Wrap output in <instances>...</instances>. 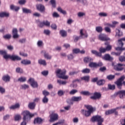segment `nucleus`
Wrapping results in <instances>:
<instances>
[{
  "mask_svg": "<svg viewBox=\"0 0 125 125\" xmlns=\"http://www.w3.org/2000/svg\"><path fill=\"white\" fill-rule=\"evenodd\" d=\"M51 4H52L53 7H55V0H50Z\"/></svg>",
  "mask_w": 125,
  "mask_h": 125,
  "instance_id": "774afa93",
  "label": "nucleus"
},
{
  "mask_svg": "<svg viewBox=\"0 0 125 125\" xmlns=\"http://www.w3.org/2000/svg\"><path fill=\"white\" fill-rule=\"evenodd\" d=\"M99 16L101 17H107L108 16V14L106 13L101 12L99 14Z\"/></svg>",
  "mask_w": 125,
  "mask_h": 125,
  "instance_id": "58836bf2",
  "label": "nucleus"
},
{
  "mask_svg": "<svg viewBox=\"0 0 125 125\" xmlns=\"http://www.w3.org/2000/svg\"><path fill=\"white\" fill-rule=\"evenodd\" d=\"M38 63L41 65H43V66L46 65V62L44 60H39L38 61Z\"/></svg>",
  "mask_w": 125,
  "mask_h": 125,
  "instance_id": "7c9ffc66",
  "label": "nucleus"
},
{
  "mask_svg": "<svg viewBox=\"0 0 125 125\" xmlns=\"http://www.w3.org/2000/svg\"><path fill=\"white\" fill-rule=\"evenodd\" d=\"M85 51L84 50H82V51L80 50V49L76 48L73 50V53H75L76 54L78 53H81V54H83Z\"/></svg>",
  "mask_w": 125,
  "mask_h": 125,
  "instance_id": "f3484780",
  "label": "nucleus"
},
{
  "mask_svg": "<svg viewBox=\"0 0 125 125\" xmlns=\"http://www.w3.org/2000/svg\"><path fill=\"white\" fill-rule=\"evenodd\" d=\"M44 34L48 36V35L50 34V31L49 30H44Z\"/></svg>",
  "mask_w": 125,
  "mask_h": 125,
  "instance_id": "0e129e2a",
  "label": "nucleus"
},
{
  "mask_svg": "<svg viewBox=\"0 0 125 125\" xmlns=\"http://www.w3.org/2000/svg\"><path fill=\"white\" fill-rule=\"evenodd\" d=\"M99 39L100 40V41H109V40H110V39L107 37V35L102 34L99 35Z\"/></svg>",
  "mask_w": 125,
  "mask_h": 125,
  "instance_id": "ddd939ff",
  "label": "nucleus"
},
{
  "mask_svg": "<svg viewBox=\"0 0 125 125\" xmlns=\"http://www.w3.org/2000/svg\"><path fill=\"white\" fill-rule=\"evenodd\" d=\"M91 52L93 54H95L97 56H99V57H101L102 54L101 53L97 52L96 50H93L91 51Z\"/></svg>",
  "mask_w": 125,
  "mask_h": 125,
  "instance_id": "bb28decb",
  "label": "nucleus"
},
{
  "mask_svg": "<svg viewBox=\"0 0 125 125\" xmlns=\"http://www.w3.org/2000/svg\"><path fill=\"white\" fill-rule=\"evenodd\" d=\"M125 76H123L119 78L116 82L115 83L117 85L118 88H122V85H123V82L125 80Z\"/></svg>",
  "mask_w": 125,
  "mask_h": 125,
  "instance_id": "423d86ee",
  "label": "nucleus"
},
{
  "mask_svg": "<svg viewBox=\"0 0 125 125\" xmlns=\"http://www.w3.org/2000/svg\"><path fill=\"white\" fill-rule=\"evenodd\" d=\"M119 59L120 62H124V61H125V56H121L119 57Z\"/></svg>",
  "mask_w": 125,
  "mask_h": 125,
  "instance_id": "052dcab7",
  "label": "nucleus"
},
{
  "mask_svg": "<svg viewBox=\"0 0 125 125\" xmlns=\"http://www.w3.org/2000/svg\"><path fill=\"white\" fill-rule=\"evenodd\" d=\"M26 0H20L19 1V3H20V4H21V5L25 4V3H26Z\"/></svg>",
  "mask_w": 125,
  "mask_h": 125,
  "instance_id": "bf43d9fd",
  "label": "nucleus"
},
{
  "mask_svg": "<svg viewBox=\"0 0 125 125\" xmlns=\"http://www.w3.org/2000/svg\"><path fill=\"white\" fill-rule=\"evenodd\" d=\"M9 16V14L6 12H1L0 13V17L2 18L3 17H8Z\"/></svg>",
  "mask_w": 125,
  "mask_h": 125,
  "instance_id": "393cba45",
  "label": "nucleus"
},
{
  "mask_svg": "<svg viewBox=\"0 0 125 125\" xmlns=\"http://www.w3.org/2000/svg\"><path fill=\"white\" fill-rule=\"evenodd\" d=\"M50 122L52 123L57 121L58 120V114L55 113L54 112L52 111V113L50 115Z\"/></svg>",
  "mask_w": 125,
  "mask_h": 125,
  "instance_id": "0eeeda50",
  "label": "nucleus"
},
{
  "mask_svg": "<svg viewBox=\"0 0 125 125\" xmlns=\"http://www.w3.org/2000/svg\"><path fill=\"white\" fill-rule=\"evenodd\" d=\"M81 80L85 81V82H88L89 81V76H86L81 78Z\"/></svg>",
  "mask_w": 125,
  "mask_h": 125,
  "instance_id": "ea45409f",
  "label": "nucleus"
},
{
  "mask_svg": "<svg viewBox=\"0 0 125 125\" xmlns=\"http://www.w3.org/2000/svg\"><path fill=\"white\" fill-rule=\"evenodd\" d=\"M21 88L22 89H27V88H29V85H27L26 84L21 85Z\"/></svg>",
  "mask_w": 125,
  "mask_h": 125,
  "instance_id": "13d9d810",
  "label": "nucleus"
},
{
  "mask_svg": "<svg viewBox=\"0 0 125 125\" xmlns=\"http://www.w3.org/2000/svg\"><path fill=\"white\" fill-rule=\"evenodd\" d=\"M78 92V90L77 89H73L69 92V94L71 95H74V94H76Z\"/></svg>",
  "mask_w": 125,
  "mask_h": 125,
  "instance_id": "c03bdc74",
  "label": "nucleus"
},
{
  "mask_svg": "<svg viewBox=\"0 0 125 125\" xmlns=\"http://www.w3.org/2000/svg\"><path fill=\"white\" fill-rule=\"evenodd\" d=\"M104 30L106 33H111V29L109 27H105Z\"/></svg>",
  "mask_w": 125,
  "mask_h": 125,
  "instance_id": "680f3d73",
  "label": "nucleus"
},
{
  "mask_svg": "<svg viewBox=\"0 0 125 125\" xmlns=\"http://www.w3.org/2000/svg\"><path fill=\"white\" fill-rule=\"evenodd\" d=\"M108 88L109 89L112 90L115 89V88L116 87L114 85H111V84H108Z\"/></svg>",
  "mask_w": 125,
  "mask_h": 125,
  "instance_id": "6e6d98bb",
  "label": "nucleus"
},
{
  "mask_svg": "<svg viewBox=\"0 0 125 125\" xmlns=\"http://www.w3.org/2000/svg\"><path fill=\"white\" fill-rule=\"evenodd\" d=\"M43 103H47L48 102V98L46 96H44L42 99Z\"/></svg>",
  "mask_w": 125,
  "mask_h": 125,
  "instance_id": "603ef678",
  "label": "nucleus"
},
{
  "mask_svg": "<svg viewBox=\"0 0 125 125\" xmlns=\"http://www.w3.org/2000/svg\"><path fill=\"white\" fill-rule=\"evenodd\" d=\"M28 82L30 84V85H31V86L34 88L39 86L38 85V82H36L34 78H30L28 80Z\"/></svg>",
  "mask_w": 125,
  "mask_h": 125,
  "instance_id": "9d476101",
  "label": "nucleus"
},
{
  "mask_svg": "<svg viewBox=\"0 0 125 125\" xmlns=\"http://www.w3.org/2000/svg\"><path fill=\"white\" fill-rule=\"evenodd\" d=\"M116 36H117L118 37H122V36H123V32H121V31L118 29L116 30Z\"/></svg>",
  "mask_w": 125,
  "mask_h": 125,
  "instance_id": "2f4dec72",
  "label": "nucleus"
},
{
  "mask_svg": "<svg viewBox=\"0 0 125 125\" xmlns=\"http://www.w3.org/2000/svg\"><path fill=\"white\" fill-rule=\"evenodd\" d=\"M22 12H23V13H26V14L32 13V11L26 8H22Z\"/></svg>",
  "mask_w": 125,
  "mask_h": 125,
  "instance_id": "c85d7f7f",
  "label": "nucleus"
},
{
  "mask_svg": "<svg viewBox=\"0 0 125 125\" xmlns=\"http://www.w3.org/2000/svg\"><path fill=\"white\" fill-rule=\"evenodd\" d=\"M21 63L23 65H30V64H31V61L27 60H23L21 61Z\"/></svg>",
  "mask_w": 125,
  "mask_h": 125,
  "instance_id": "4be33fe9",
  "label": "nucleus"
},
{
  "mask_svg": "<svg viewBox=\"0 0 125 125\" xmlns=\"http://www.w3.org/2000/svg\"><path fill=\"white\" fill-rule=\"evenodd\" d=\"M3 38L6 40H8L11 38V35H10V34H6V35H4L3 37Z\"/></svg>",
  "mask_w": 125,
  "mask_h": 125,
  "instance_id": "864d4df0",
  "label": "nucleus"
},
{
  "mask_svg": "<svg viewBox=\"0 0 125 125\" xmlns=\"http://www.w3.org/2000/svg\"><path fill=\"white\" fill-rule=\"evenodd\" d=\"M120 109H122V106H118V107L113 109V110H115V115H118V112L116 111L117 110H120Z\"/></svg>",
  "mask_w": 125,
  "mask_h": 125,
  "instance_id": "5fc2aeb1",
  "label": "nucleus"
},
{
  "mask_svg": "<svg viewBox=\"0 0 125 125\" xmlns=\"http://www.w3.org/2000/svg\"><path fill=\"white\" fill-rule=\"evenodd\" d=\"M118 44L121 47H118L115 48L116 50L119 51H122L123 50H125V48H123L124 46V42H125V37L122 38L118 41Z\"/></svg>",
  "mask_w": 125,
  "mask_h": 125,
  "instance_id": "20e7f679",
  "label": "nucleus"
},
{
  "mask_svg": "<svg viewBox=\"0 0 125 125\" xmlns=\"http://www.w3.org/2000/svg\"><path fill=\"white\" fill-rule=\"evenodd\" d=\"M0 92L2 94L5 93V89H4V88L2 87V86H0Z\"/></svg>",
  "mask_w": 125,
  "mask_h": 125,
  "instance_id": "09e8293b",
  "label": "nucleus"
},
{
  "mask_svg": "<svg viewBox=\"0 0 125 125\" xmlns=\"http://www.w3.org/2000/svg\"><path fill=\"white\" fill-rule=\"evenodd\" d=\"M115 113V109H110V110H106L105 112V115H106V116H108V115H111V114H113Z\"/></svg>",
  "mask_w": 125,
  "mask_h": 125,
  "instance_id": "b1692460",
  "label": "nucleus"
},
{
  "mask_svg": "<svg viewBox=\"0 0 125 125\" xmlns=\"http://www.w3.org/2000/svg\"><path fill=\"white\" fill-rule=\"evenodd\" d=\"M74 42H78V40L82 39L81 36H74Z\"/></svg>",
  "mask_w": 125,
  "mask_h": 125,
  "instance_id": "338daca9",
  "label": "nucleus"
},
{
  "mask_svg": "<svg viewBox=\"0 0 125 125\" xmlns=\"http://www.w3.org/2000/svg\"><path fill=\"white\" fill-rule=\"evenodd\" d=\"M19 108H20V104L18 103L9 107L10 110H15V109H19Z\"/></svg>",
  "mask_w": 125,
  "mask_h": 125,
  "instance_id": "a211bd4d",
  "label": "nucleus"
},
{
  "mask_svg": "<svg viewBox=\"0 0 125 125\" xmlns=\"http://www.w3.org/2000/svg\"><path fill=\"white\" fill-rule=\"evenodd\" d=\"M80 37L81 39H85L88 37V35L84 29H81L80 30Z\"/></svg>",
  "mask_w": 125,
  "mask_h": 125,
  "instance_id": "9b49d317",
  "label": "nucleus"
},
{
  "mask_svg": "<svg viewBox=\"0 0 125 125\" xmlns=\"http://www.w3.org/2000/svg\"><path fill=\"white\" fill-rule=\"evenodd\" d=\"M57 76L59 79H62V80H68L69 76L65 75L66 70H61V69H57L56 71Z\"/></svg>",
  "mask_w": 125,
  "mask_h": 125,
  "instance_id": "7ed1b4c3",
  "label": "nucleus"
},
{
  "mask_svg": "<svg viewBox=\"0 0 125 125\" xmlns=\"http://www.w3.org/2000/svg\"><path fill=\"white\" fill-rule=\"evenodd\" d=\"M92 59H91V58L90 57H85L84 59V62L85 63H89V62H91V61H92Z\"/></svg>",
  "mask_w": 125,
  "mask_h": 125,
  "instance_id": "cd10ccee",
  "label": "nucleus"
},
{
  "mask_svg": "<svg viewBox=\"0 0 125 125\" xmlns=\"http://www.w3.org/2000/svg\"><path fill=\"white\" fill-rule=\"evenodd\" d=\"M21 120V116L20 115H16L15 116V121H19Z\"/></svg>",
  "mask_w": 125,
  "mask_h": 125,
  "instance_id": "3c124183",
  "label": "nucleus"
},
{
  "mask_svg": "<svg viewBox=\"0 0 125 125\" xmlns=\"http://www.w3.org/2000/svg\"><path fill=\"white\" fill-rule=\"evenodd\" d=\"M82 100V97H76L73 96L71 99V101L74 102H79V101H81Z\"/></svg>",
  "mask_w": 125,
  "mask_h": 125,
  "instance_id": "2eb2a0df",
  "label": "nucleus"
},
{
  "mask_svg": "<svg viewBox=\"0 0 125 125\" xmlns=\"http://www.w3.org/2000/svg\"><path fill=\"white\" fill-rule=\"evenodd\" d=\"M97 83L98 85H103L105 83L104 80H101L97 82Z\"/></svg>",
  "mask_w": 125,
  "mask_h": 125,
  "instance_id": "c9c22d12",
  "label": "nucleus"
},
{
  "mask_svg": "<svg viewBox=\"0 0 125 125\" xmlns=\"http://www.w3.org/2000/svg\"><path fill=\"white\" fill-rule=\"evenodd\" d=\"M104 44H105V45H107L106 46V47L105 48L106 51H109L111 50V49H112V46L108 44V43L105 42L104 43Z\"/></svg>",
  "mask_w": 125,
  "mask_h": 125,
  "instance_id": "e433bc0d",
  "label": "nucleus"
},
{
  "mask_svg": "<svg viewBox=\"0 0 125 125\" xmlns=\"http://www.w3.org/2000/svg\"><path fill=\"white\" fill-rule=\"evenodd\" d=\"M113 65L115 70H116V71H122V70H124L125 68V65L121 63H118L116 65L113 64Z\"/></svg>",
  "mask_w": 125,
  "mask_h": 125,
  "instance_id": "1a4fd4ad",
  "label": "nucleus"
},
{
  "mask_svg": "<svg viewBox=\"0 0 125 125\" xmlns=\"http://www.w3.org/2000/svg\"><path fill=\"white\" fill-rule=\"evenodd\" d=\"M2 80L4 82H9L10 81V77L8 75H4L2 77Z\"/></svg>",
  "mask_w": 125,
  "mask_h": 125,
  "instance_id": "a878e982",
  "label": "nucleus"
},
{
  "mask_svg": "<svg viewBox=\"0 0 125 125\" xmlns=\"http://www.w3.org/2000/svg\"><path fill=\"white\" fill-rule=\"evenodd\" d=\"M114 96H118L121 99L125 98V90H120L114 94Z\"/></svg>",
  "mask_w": 125,
  "mask_h": 125,
  "instance_id": "6e6552de",
  "label": "nucleus"
},
{
  "mask_svg": "<svg viewBox=\"0 0 125 125\" xmlns=\"http://www.w3.org/2000/svg\"><path fill=\"white\" fill-rule=\"evenodd\" d=\"M42 119L41 118H37L34 120V124H42Z\"/></svg>",
  "mask_w": 125,
  "mask_h": 125,
  "instance_id": "5701e85b",
  "label": "nucleus"
},
{
  "mask_svg": "<svg viewBox=\"0 0 125 125\" xmlns=\"http://www.w3.org/2000/svg\"><path fill=\"white\" fill-rule=\"evenodd\" d=\"M42 93L44 96H47V95H49V92L46 90L43 91Z\"/></svg>",
  "mask_w": 125,
  "mask_h": 125,
  "instance_id": "69168bd1",
  "label": "nucleus"
},
{
  "mask_svg": "<svg viewBox=\"0 0 125 125\" xmlns=\"http://www.w3.org/2000/svg\"><path fill=\"white\" fill-rule=\"evenodd\" d=\"M57 10L59 12H61V13L64 14V15H65V14H67V12H66V11L62 10L61 7L58 8Z\"/></svg>",
  "mask_w": 125,
  "mask_h": 125,
  "instance_id": "72a5a7b5",
  "label": "nucleus"
},
{
  "mask_svg": "<svg viewBox=\"0 0 125 125\" xmlns=\"http://www.w3.org/2000/svg\"><path fill=\"white\" fill-rule=\"evenodd\" d=\"M27 79L25 77H21L19 78L18 81L19 82H21V83H24V82H26Z\"/></svg>",
  "mask_w": 125,
  "mask_h": 125,
  "instance_id": "a18cd8bd",
  "label": "nucleus"
},
{
  "mask_svg": "<svg viewBox=\"0 0 125 125\" xmlns=\"http://www.w3.org/2000/svg\"><path fill=\"white\" fill-rule=\"evenodd\" d=\"M107 80L111 81L112 80H114L115 79V75H110L107 76Z\"/></svg>",
  "mask_w": 125,
  "mask_h": 125,
  "instance_id": "49530a36",
  "label": "nucleus"
},
{
  "mask_svg": "<svg viewBox=\"0 0 125 125\" xmlns=\"http://www.w3.org/2000/svg\"><path fill=\"white\" fill-rule=\"evenodd\" d=\"M12 33L13 37L14 38V39H18V38H19V35H18V34H17V33H18L17 28L13 29Z\"/></svg>",
  "mask_w": 125,
  "mask_h": 125,
  "instance_id": "4468645a",
  "label": "nucleus"
},
{
  "mask_svg": "<svg viewBox=\"0 0 125 125\" xmlns=\"http://www.w3.org/2000/svg\"><path fill=\"white\" fill-rule=\"evenodd\" d=\"M43 24H44V25L46 26V27H49V26H50V22H49L47 21H44Z\"/></svg>",
  "mask_w": 125,
  "mask_h": 125,
  "instance_id": "8fccbe9b",
  "label": "nucleus"
},
{
  "mask_svg": "<svg viewBox=\"0 0 125 125\" xmlns=\"http://www.w3.org/2000/svg\"><path fill=\"white\" fill-rule=\"evenodd\" d=\"M89 67L91 68H95L96 67H101V66H103V63L102 62H100L98 63L96 62H90L89 64Z\"/></svg>",
  "mask_w": 125,
  "mask_h": 125,
  "instance_id": "f8f14e48",
  "label": "nucleus"
},
{
  "mask_svg": "<svg viewBox=\"0 0 125 125\" xmlns=\"http://www.w3.org/2000/svg\"><path fill=\"white\" fill-rule=\"evenodd\" d=\"M82 73L83 74H88L90 73V69L88 68H84L82 70Z\"/></svg>",
  "mask_w": 125,
  "mask_h": 125,
  "instance_id": "f704fd0d",
  "label": "nucleus"
},
{
  "mask_svg": "<svg viewBox=\"0 0 125 125\" xmlns=\"http://www.w3.org/2000/svg\"><path fill=\"white\" fill-rule=\"evenodd\" d=\"M96 31L98 32V33H101V32L103 31V28L101 26H97L96 27Z\"/></svg>",
  "mask_w": 125,
  "mask_h": 125,
  "instance_id": "4c0bfd02",
  "label": "nucleus"
},
{
  "mask_svg": "<svg viewBox=\"0 0 125 125\" xmlns=\"http://www.w3.org/2000/svg\"><path fill=\"white\" fill-rule=\"evenodd\" d=\"M103 59L111 61V60H113V58L111 57V56H110L109 54H105L104 56L103 57Z\"/></svg>",
  "mask_w": 125,
  "mask_h": 125,
  "instance_id": "aec40b11",
  "label": "nucleus"
},
{
  "mask_svg": "<svg viewBox=\"0 0 125 125\" xmlns=\"http://www.w3.org/2000/svg\"><path fill=\"white\" fill-rule=\"evenodd\" d=\"M100 53H104L105 51H107L106 48L101 47L99 49Z\"/></svg>",
  "mask_w": 125,
  "mask_h": 125,
  "instance_id": "de8ad7c7",
  "label": "nucleus"
},
{
  "mask_svg": "<svg viewBox=\"0 0 125 125\" xmlns=\"http://www.w3.org/2000/svg\"><path fill=\"white\" fill-rule=\"evenodd\" d=\"M81 93L83 95H90V93L88 91H83Z\"/></svg>",
  "mask_w": 125,
  "mask_h": 125,
  "instance_id": "79ce46f5",
  "label": "nucleus"
},
{
  "mask_svg": "<svg viewBox=\"0 0 125 125\" xmlns=\"http://www.w3.org/2000/svg\"><path fill=\"white\" fill-rule=\"evenodd\" d=\"M77 15L78 17H83V16H85V13L79 12L78 13Z\"/></svg>",
  "mask_w": 125,
  "mask_h": 125,
  "instance_id": "a19ab883",
  "label": "nucleus"
},
{
  "mask_svg": "<svg viewBox=\"0 0 125 125\" xmlns=\"http://www.w3.org/2000/svg\"><path fill=\"white\" fill-rule=\"evenodd\" d=\"M37 8L40 11H43L44 10V6L42 4H38L36 6Z\"/></svg>",
  "mask_w": 125,
  "mask_h": 125,
  "instance_id": "412c9836",
  "label": "nucleus"
},
{
  "mask_svg": "<svg viewBox=\"0 0 125 125\" xmlns=\"http://www.w3.org/2000/svg\"><path fill=\"white\" fill-rule=\"evenodd\" d=\"M85 107L88 110H84V109L81 110L82 114L84 115L85 117H89L91 113H93L95 111V108H93L91 105H85Z\"/></svg>",
  "mask_w": 125,
  "mask_h": 125,
  "instance_id": "f03ea898",
  "label": "nucleus"
},
{
  "mask_svg": "<svg viewBox=\"0 0 125 125\" xmlns=\"http://www.w3.org/2000/svg\"><path fill=\"white\" fill-rule=\"evenodd\" d=\"M35 106L36 104H35V103H30L28 104L29 108L31 109H35Z\"/></svg>",
  "mask_w": 125,
  "mask_h": 125,
  "instance_id": "c756f323",
  "label": "nucleus"
},
{
  "mask_svg": "<svg viewBox=\"0 0 125 125\" xmlns=\"http://www.w3.org/2000/svg\"><path fill=\"white\" fill-rule=\"evenodd\" d=\"M101 97V94L95 93L93 96L91 97V99H98Z\"/></svg>",
  "mask_w": 125,
  "mask_h": 125,
  "instance_id": "6ab92c4d",
  "label": "nucleus"
},
{
  "mask_svg": "<svg viewBox=\"0 0 125 125\" xmlns=\"http://www.w3.org/2000/svg\"><path fill=\"white\" fill-rule=\"evenodd\" d=\"M41 54H44V58H46V59L49 60L51 58V56L49 55V54L46 53L44 50L41 51Z\"/></svg>",
  "mask_w": 125,
  "mask_h": 125,
  "instance_id": "dca6fc26",
  "label": "nucleus"
},
{
  "mask_svg": "<svg viewBox=\"0 0 125 125\" xmlns=\"http://www.w3.org/2000/svg\"><path fill=\"white\" fill-rule=\"evenodd\" d=\"M53 17H55L56 18H58L59 17V14L56 12H54L52 14Z\"/></svg>",
  "mask_w": 125,
  "mask_h": 125,
  "instance_id": "e2e57ef3",
  "label": "nucleus"
},
{
  "mask_svg": "<svg viewBox=\"0 0 125 125\" xmlns=\"http://www.w3.org/2000/svg\"><path fill=\"white\" fill-rule=\"evenodd\" d=\"M22 115L23 116V121L21 123V125H26L27 123H26V121H28V120H30L32 117H34V116H35V114H31L28 110H25L22 112Z\"/></svg>",
  "mask_w": 125,
  "mask_h": 125,
  "instance_id": "f257e3e1",
  "label": "nucleus"
},
{
  "mask_svg": "<svg viewBox=\"0 0 125 125\" xmlns=\"http://www.w3.org/2000/svg\"><path fill=\"white\" fill-rule=\"evenodd\" d=\"M3 58L4 59H8V58H10L11 60H21V58L19 57L18 56H15V55H12L11 56L10 55H7V54L6 53L3 55Z\"/></svg>",
  "mask_w": 125,
  "mask_h": 125,
  "instance_id": "39448f33",
  "label": "nucleus"
},
{
  "mask_svg": "<svg viewBox=\"0 0 125 125\" xmlns=\"http://www.w3.org/2000/svg\"><path fill=\"white\" fill-rule=\"evenodd\" d=\"M112 24H111L112 28H115V27H116V25L119 24V22L115 21H112Z\"/></svg>",
  "mask_w": 125,
  "mask_h": 125,
  "instance_id": "37998d69",
  "label": "nucleus"
},
{
  "mask_svg": "<svg viewBox=\"0 0 125 125\" xmlns=\"http://www.w3.org/2000/svg\"><path fill=\"white\" fill-rule=\"evenodd\" d=\"M16 71L17 73H23V69L19 67L17 68Z\"/></svg>",
  "mask_w": 125,
  "mask_h": 125,
  "instance_id": "4d7b16f0",
  "label": "nucleus"
},
{
  "mask_svg": "<svg viewBox=\"0 0 125 125\" xmlns=\"http://www.w3.org/2000/svg\"><path fill=\"white\" fill-rule=\"evenodd\" d=\"M60 34L62 36V37H66L67 32L65 30H61L60 31Z\"/></svg>",
  "mask_w": 125,
  "mask_h": 125,
  "instance_id": "473e14b6",
  "label": "nucleus"
}]
</instances>
